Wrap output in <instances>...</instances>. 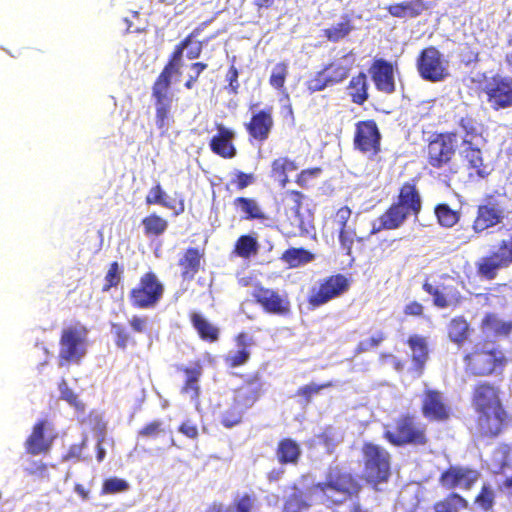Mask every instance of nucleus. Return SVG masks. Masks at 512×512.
Returning <instances> with one entry per match:
<instances>
[{"label":"nucleus","instance_id":"nucleus-1","mask_svg":"<svg viewBox=\"0 0 512 512\" xmlns=\"http://www.w3.org/2000/svg\"><path fill=\"white\" fill-rule=\"evenodd\" d=\"M473 401L479 414L478 427L481 433L493 436L499 434L506 418L499 391L487 383L480 384L475 389Z\"/></svg>","mask_w":512,"mask_h":512},{"label":"nucleus","instance_id":"nucleus-2","mask_svg":"<svg viewBox=\"0 0 512 512\" xmlns=\"http://www.w3.org/2000/svg\"><path fill=\"white\" fill-rule=\"evenodd\" d=\"M181 66H166L153 86L152 97L155 100V123L159 129L167 130L169 115L173 103L172 86L178 84L181 76Z\"/></svg>","mask_w":512,"mask_h":512},{"label":"nucleus","instance_id":"nucleus-3","mask_svg":"<svg viewBox=\"0 0 512 512\" xmlns=\"http://www.w3.org/2000/svg\"><path fill=\"white\" fill-rule=\"evenodd\" d=\"M356 491L357 486L352 477L334 468L329 471L325 481L312 489V496L319 501L326 499L332 503H342Z\"/></svg>","mask_w":512,"mask_h":512},{"label":"nucleus","instance_id":"nucleus-4","mask_svg":"<svg viewBox=\"0 0 512 512\" xmlns=\"http://www.w3.org/2000/svg\"><path fill=\"white\" fill-rule=\"evenodd\" d=\"M88 332L80 324L71 325L63 329L60 339L59 365L66 362L79 363L87 352Z\"/></svg>","mask_w":512,"mask_h":512},{"label":"nucleus","instance_id":"nucleus-5","mask_svg":"<svg viewBox=\"0 0 512 512\" xmlns=\"http://www.w3.org/2000/svg\"><path fill=\"white\" fill-rule=\"evenodd\" d=\"M467 368L475 375L492 373L504 360L503 353L492 342L477 343L465 356Z\"/></svg>","mask_w":512,"mask_h":512},{"label":"nucleus","instance_id":"nucleus-6","mask_svg":"<svg viewBox=\"0 0 512 512\" xmlns=\"http://www.w3.org/2000/svg\"><path fill=\"white\" fill-rule=\"evenodd\" d=\"M164 286L153 273H146L130 292L131 303L138 308H152L162 298Z\"/></svg>","mask_w":512,"mask_h":512},{"label":"nucleus","instance_id":"nucleus-7","mask_svg":"<svg viewBox=\"0 0 512 512\" xmlns=\"http://www.w3.org/2000/svg\"><path fill=\"white\" fill-rule=\"evenodd\" d=\"M462 128L466 131L463 139L462 154L469 167L474 169L476 174L481 177L489 174V166L483 164L480 151V145L483 143L482 137L476 133V128L469 119L462 121Z\"/></svg>","mask_w":512,"mask_h":512},{"label":"nucleus","instance_id":"nucleus-8","mask_svg":"<svg viewBox=\"0 0 512 512\" xmlns=\"http://www.w3.org/2000/svg\"><path fill=\"white\" fill-rule=\"evenodd\" d=\"M365 459V476L371 483L385 481L389 475L388 453L373 444H366L363 448Z\"/></svg>","mask_w":512,"mask_h":512},{"label":"nucleus","instance_id":"nucleus-9","mask_svg":"<svg viewBox=\"0 0 512 512\" xmlns=\"http://www.w3.org/2000/svg\"><path fill=\"white\" fill-rule=\"evenodd\" d=\"M487 102L494 110L512 106V78L494 76L484 86Z\"/></svg>","mask_w":512,"mask_h":512},{"label":"nucleus","instance_id":"nucleus-10","mask_svg":"<svg viewBox=\"0 0 512 512\" xmlns=\"http://www.w3.org/2000/svg\"><path fill=\"white\" fill-rule=\"evenodd\" d=\"M349 288V281L343 275H336L326 279L312 290L309 303L313 307L321 306L331 299L338 297Z\"/></svg>","mask_w":512,"mask_h":512},{"label":"nucleus","instance_id":"nucleus-11","mask_svg":"<svg viewBox=\"0 0 512 512\" xmlns=\"http://www.w3.org/2000/svg\"><path fill=\"white\" fill-rule=\"evenodd\" d=\"M252 295L268 313L285 316L290 312V301L285 294L259 287L253 291Z\"/></svg>","mask_w":512,"mask_h":512},{"label":"nucleus","instance_id":"nucleus-12","mask_svg":"<svg viewBox=\"0 0 512 512\" xmlns=\"http://www.w3.org/2000/svg\"><path fill=\"white\" fill-rule=\"evenodd\" d=\"M508 211L498 202H488L478 208L477 217L473 224L475 232H482L488 228L503 223Z\"/></svg>","mask_w":512,"mask_h":512},{"label":"nucleus","instance_id":"nucleus-13","mask_svg":"<svg viewBox=\"0 0 512 512\" xmlns=\"http://www.w3.org/2000/svg\"><path fill=\"white\" fill-rule=\"evenodd\" d=\"M456 146L455 136L452 134L439 135L428 145L430 164L440 167L447 163L454 154Z\"/></svg>","mask_w":512,"mask_h":512},{"label":"nucleus","instance_id":"nucleus-14","mask_svg":"<svg viewBox=\"0 0 512 512\" xmlns=\"http://www.w3.org/2000/svg\"><path fill=\"white\" fill-rule=\"evenodd\" d=\"M387 439L396 445L405 443L424 444L425 435L423 429L416 425L412 419H402L397 426V431L386 433Z\"/></svg>","mask_w":512,"mask_h":512},{"label":"nucleus","instance_id":"nucleus-15","mask_svg":"<svg viewBox=\"0 0 512 512\" xmlns=\"http://www.w3.org/2000/svg\"><path fill=\"white\" fill-rule=\"evenodd\" d=\"M55 436L54 430L47 421L39 422L33 427L31 435L26 440V449L34 455L47 452Z\"/></svg>","mask_w":512,"mask_h":512},{"label":"nucleus","instance_id":"nucleus-16","mask_svg":"<svg viewBox=\"0 0 512 512\" xmlns=\"http://www.w3.org/2000/svg\"><path fill=\"white\" fill-rule=\"evenodd\" d=\"M479 478L476 470L464 467H452L442 474L441 483L448 489H469Z\"/></svg>","mask_w":512,"mask_h":512},{"label":"nucleus","instance_id":"nucleus-17","mask_svg":"<svg viewBox=\"0 0 512 512\" xmlns=\"http://www.w3.org/2000/svg\"><path fill=\"white\" fill-rule=\"evenodd\" d=\"M379 141L380 134L375 122L365 121L357 125L355 144L361 151L376 153Z\"/></svg>","mask_w":512,"mask_h":512},{"label":"nucleus","instance_id":"nucleus-18","mask_svg":"<svg viewBox=\"0 0 512 512\" xmlns=\"http://www.w3.org/2000/svg\"><path fill=\"white\" fill-rule=\"evenodd\" d=\"M198 35L199 28L195 29L189 37L176 47L168 64H179L198 58L201 52V43L195 39Z\"/></svg>","mask_w":512,"mask_h":512},{"label":"nucleus","instance_id":"nucleus-19","mask_svg":"<svg viewBox=\"0 0 512 512\" xmlns=\"http://www.w3.org/2000/svg\"><path fill=\"white\" fill-rule=\"evenodd\" d=\"M234 132L226 128L223 124H217V134L211 139V150L224 158H232L235 153V147L232 144Z\"/></svg>","mask_w":512,"mask_h":512},{"label":"nucleus","instance_id":"nucleus-20","mask_svg":"<svg viewBox=\"0 0 512 512\" xmlns=\"http://www.w3.org/2000/svg\"><path fill=\"white\" fill-rule=\"evenodd\" d=\"M348 75L346 66H328L319 75L309 81L311 91H320L328 84L337 83L344 80Z\"/></svg>","mask_w":512,"mask_h":512},{"label":"nucleus","instance_id":"nucleus-21","mask_svg":"<svg viewBox=\"0 0 512 512\" xmlns=\"http://www.w3.org/2000/svg\"><path fill=\"white\" fill-rule=\"evenodd\" d=\"M423 413L427 418L443 420L448 417L449 412L442 396L438 392L429 390L423 400Z\"/></svg>","mask_w":512,"mask_h":512},{"label":"nucleus","instance_id":"nucleus-22","mask_svg":"<svg viewBox=\"0 0 512 512\" xmlns=\"http://www.w3.org/2000/svg\"><path fill=\"white\" fill-rule=\"evenodd\" d=\"M396 205L401 206L408 214H418L421 209V199L415 187L409 183L404 184L400 190Z\"/></svg>","mask_w":512,"mask_h":512},{"label":"nucleus","instance_id":"nucleus-23","mask_svg":"<svg viewBox=\"0 0 512 512\" xmlns=\"http://www.w3.org/2000/svg\"><path fill=\"white\" fill-rule=\"evenodd\" d=\"M409 215L401 206L394 204L379 218L380 224L378 227L374 225L373 233L381 229H396L403 224Z\"/></svg>","mask_w":512,"mask_h":512},{"label":"nucleus","instance_id":"nucleus-24","mask_svg":"<svg viewBox=\"0 0 512 512\" xmlns=\"http://www.w3.org/2000/svg\"><path fill=\"white\" fill-rule=\"evenodd\" d=\"M273 126V120L269 113L259 112L254 115L247 128L252 137L260 141L265 140Z\"/></svg>","mask_w":512,"mask_h":512},{"label":"nucleus","instance_id":"nucleus-25","mask_svg":"<svg viewBox=\"0 0 512 512\" xmlns=\"http://www.w3.org/2000/svg\"><path fill=\"white\" fill-rule=\"evenodd\" d=\"M372 75L377 88L385 93H391L395 87L393 66H372Z\"/></svg>","mask_w":512,"mask_h":512},{"label":"nucleus","instance_id":"nucleus-26","mask_svg":"<svg viewBox=\"0 0 512 512\" xmlns=\"http://www.w3.org/2000/svg\"><path fill=\"white\" fill-rule=\"evenodd\" d=\"M301 455V448L292 439H283L279 442L276 456L282 464H296Z\"/></svg>","mask_w":512,"mask_h":512},{"label":"nucleus","instance_id":"nucleus-27","mask_svg":"<svg viewBox=\"0 0 512 512\" xmlns=\"http://www.w3.org/2000/svg\"><path fill=\"white\" fill-rule=\"evenodd\" d=\"M296 164L286 157L275 159L272 163V177L277 180L281 187L288 183V174L297 170Z\"/></svg>","mask_w":512,"mask_h":512},{"label":"nucleus","instance_id":"nucleus-28","mask_svg":"<svg viewBox=\"0 0 512 512\" xmlns=\"http://www.w3.org/2000/svg\"><path fill=\"white\" fill-rule=\"evenodd\" d=\"M500 242L496 251L497 257H499L504 264L512 263V226L509 228L499 229Z\"/></svg>","mask_w":512,"mask_h":512},{"label":"nucleus","instance_id":"nucleus-29","mask_svg":"<svg viewBox=\"0 0 512 512\" xmlns=\"http://www.w3.org/2000/svg\"><path fill=\"white\" fill-rule=\"evenodd\" d=\"M425 9L421 0L404 2L401 4L391 5L388 10L394 17H416Z\"/></svg>","mask_w":512,"mask_h":512},{"label":"nucleus","instance_id":"nucleus-30","mask_svg":"<svg viewBox=\"0 0 512 512\" xmlns=\"http://www.w3.org/2000/svg\"><path fill=\"white\" fill-rule=\"evenodd\" d=\"M282 260L291 268L305 265L314 260V255L303 248H290L282 255Z\"/></svg>","mask_w":512,"mask_h":512},{"label":"nucleus","instance_id":"nucleus-31","mask_svg":"<svg viewBox=\"0 0 512 512\" xmlns=\"http://www.w3.org/2000/svg\"><path fill=\"white\" fill-rule=\"evenodd\" d=\"M251 339L246 334H240L237 338V346L238 349L235 351H230L227 357L228 362L231 366H239L244 364L249 358V352L247 351V347L251 344Z\"/></svg>","mask_w":512,"mask_h":512},{"label":"nucleus","instance_id":"nucleus-32","mask_svg":"<svg viewBox=\"0 0 512 512\" xmlns=\"http://www.w3.org/2000/svg\"><path fill=\"white\" fill-rule=\"evenodd\" d=\"M482 329L487 335H505L512 329V325L495 315H487L482 321Z\"/></svg>","mask_w":512,"mask_h":512},{"label":"nucleus","instance_id":"nucleus-33","mask_svg":"<svg viewBox=\"0 0 512 512\" xmlns=\"http://www.w3.org/2000/svg\"><path fill=\"white\" fill-rule=\"evenodd\" d=\"M301 199L302 195L299 192L292 191L289 193V202L291 203V206L288 213L290 214L291 224L303 232L307 231V229L300 215Z\"/></svg>","mask_w":512,"mask_h":512},{"label":"nucleus","instance_id":"nucleus-34","mask_svg":"<svg viewBox=\"0 0 512 512\" xmlns=\"http://www.w3.org/2000/svg\"><path fill=\"white\" fill-rule=\"evenodd\" d=\"M408 343L412 351L413 361L421 367L428 356L427 342L425 338L414 335L410 337Z\"/></svg>","mask_w":512,"mask_h":512},{"label":"nucleus","instance_id":"nucleus-35","mask_svg":"<svg viewBox=\"0 0 512 512\" xmlns=\"http://www.w3.org/2000/svg\"><path fill=\"white\" fill-rule=\"evenodd\" d=\"M201 255L197 249H189L181 260L183 266V276L193 278L200 267Z\"/></svg>","mask_w":512,"mask_h":512},{"label":"nucleus","instance_id":"nucleus-36","mask_svg":"<svg viewBox=\"0 0 512 512\" xmlns=\"http://www.w3.org/2000/svg\"><path fill=\"white\" fill-rule=\"evenodd\" d=\"M192 322L195 329L203 339L214 341L218 336V329L209 323L200 314L194 313L192 315Z\"/></svg>","mask_w":512,"mask_h":512},{"label":"nucleus","instance_id":"nucleus-37","mask_svg":"<svg viewBox=\"0 0 512 512\" xmlns=\"http://www.w3.org/2000/svg\"><path fill=\"white\" fill-rule=\"evenodd\" d=\"M186 381L182 391L190 396L192 400H195L199 396V385L198 379L201 375L200 367H193L185 370Z\"/></svg>","mask_w":512,"mask_h":512},{"label":"nucleus","instance_id":"nucleus-38","mask_svg":"<svg viewBox=\"0 0 512 512\" xmlns=\"http://www.w3.org/2000/svg\"><path fill=\"white\" fill-rule=\"evenodd\" d=\"M349 94L357 104H362L367 99V83L364 75L360 74L351 80Z\"/></svg>","mask_w":512,"mask_h":512},{"label":"nucleus","instance_id":"nucleus-39","mask_svg":"<svg viewBox=\"0 0 512 512\" xmlns=\"http://www.w3.org/2000/svg\"><path fill=\"white\" fill-rule=\"evenodd\" d=\"M467 505L465 499L457 494H452L445 500L438 502L435 505V512H459Z\"/></svg>","mask_w":512,"mask_h":512},{"label":"nucleus","instance_id":"nucleus-40","mask_svg":"<svg viewBox=\"0 0 512 512\" xmlns=\"http://www.w3.org/2000/svg\"><path fill=\"white\" fill-rule=\"evenodd\" d=\"M448 333L451 341L462 344L467 337L468 323L462 318L453 319L450 322Z\"/></svg>","mask_w":512,"mask_h":512},{"label":"nucleus","instance_id":"nucleus-41","mask_svg":"<svg viewBox=\"0 0 512 512\" xmlns=\"http://www.w3.org/2000/svg\"><path fill=\"white\" fill-rule=\"evenodd\" d=\"M257 250H258L257 239L250 235L241 236L238 239V241L236 243V247H235L236 253L240 257H243V258H248L252 254H256Z\"/></svg>","mask_w":512,"mask_h":512},{"label":"nucleus","instance_id":"nucleus-42","mask_svg":"<svg viewBox=\"0 0 512 512\" xmlns=\"http://www.w3.org/2000/svg\"><path fill=\"white\" fill-rule=\"evenodd\" d=\"M142 224L148 235H161L168 226L167 221L157 215H150L144 218Z\"/></svg>","mask_w":512,"mask_h":512},{"label":"nucleus","instance_id":"nucleus-43","mask_svg":"<svg viewBox=\"0 0 512 512\" xmlns=\"http://www.w3.org/2000/svg\"><path fill=\"white\" fill-rule=\"evenodd\" d=\"M353 27L349 20L340 22L332 26L331 28L324 30V35L331 42H338L341 39L345 38L351 31Z\"/></svg>","mask_w":512,"mask_h":512},{"label":"nucleus","instance_id":"nucleus-44","mask_svg":"<svg viewBox=\"0 0 512 512\" xmlns=\"http://www.w3.org/2000/svg\"><path fill=\"white\" fill-rule=\"evenodd\" d=\"M435 214L439 223L444 227H452L459 220L458 213L446 204L438 205L435 209Z\"/></svg>","mask_w":512,"mask_h":512},{"label":"nucleus","instance_id":"nucleus-45","mask_svg":"<svg viewBox=\"0 0 512 512\" xmlns=\"http://www.w3.org/2000/svg\"><path fill=\"white\" fill-rule=\"evenodd\" d=\"M417 69L423 79L432 82L443 80L448 75L444 66H417Z\"/></svg>","mask_w":512,"mask_h":512},{"label":"nucleus","instance_id":"nucleus-46","mask_svg":"<svg viewBox=\"0 0 512 512\" xmlns=\"http://www.w3.org/2000/svg\"><path fill=\"white\" fill-rule=\"evenodd\" d=\"M146 202L148 204H161L164 207L175 209V207L172 204V201H170L167 194L162 190L160 185H157L150 189L147 197Z\"/></svg>","mask_w":512,"mask_h":512},{"label":"nucleus","instance_id":"nucleus-47","mask_svg":"<svg viewBox=\"0 0 512 512\" xmlns=\"http://www.w3.org/2000/svg\"><path fill=\"white\" fill-rule=\"evenodd\" d=\"M504 266H507V264L502 263L501 259L497 257V254L495 253L492 257L486 258L482 261L479 271L482 275L488 278H493L496 270Z\"/></svg>","mask_w":512,"mask_h":512},{"label":"nucleus","instance_id":"nucleus-48","mask_svg":"<svg viewBox=\"0 0 512 512\" xmlns=\"http://www.w3.org/2000/svg\"><path fill=\"white\" fill-rule=\"evenodd\" d=\"M236 202L241 210L247 214L248 218H264L262 210L255 200L238 198Z\"/></svg>","mask_w":512,"mask_h":512},{"label":"nucleus","instance_id":"nucleus-49","mask_svg":"<svg viewBox=\"0 0 512 512\" xmlns=\"http://www.w3.org/2000/svg\"><path fill=\"white\" fill-rule=\"evenodd\" d=\"M129 489V484L119 478L107 479L103 484V493L112 494L117 492H123Z\"/></svg>","mask_w":512,"mask_h":512},{"label":"nucleus","instance_id":"nucleus-50","mask_svg":"<svg viewBox=\"0 0 512 512\" xmlns=\"http://www.w3.org/2000/svg\"><path fill=\"white\" fill-rule=\"evenodd\" d=\"M60 395L63 400L68 402L71 406L75 407L77 410L83 409V404L78 400L77 395L68 388L65 382H62L59 385Z\"/></svg>","mask_w":512,"mask_h":512},{"label":"nucleus","instance_id":"nucleus-51","mask_svg":"<svg viewBox=\"0 0 512 512\" xmlns=\"http://www.w3.org/2000/svg\"><path fill=\"white\" fill-rule=\"evenodd\" d=\"M441 57L436 48L429 47L421 53L418 64H441Z\"/></svg>","mask_w":512,"mask_h":512},{"label":"nucleus","instance_id":"nucleus-52","mask_svg":"<svg viewBox=\"0 0 512 512\" xmlns=\"http://www.w3.org/2000/svg\"><path fill=\"white\" fill-rule=\"evenodd\" d=\"M121 270L116 262L112 263L106 276L105 281L106 284L104 285V290H108L111 287L117 285L121 279Z\"/></svg>","mask_w":512,"mask_h":512},{"label":"nucleus","instance_id":"nucleus-53","mask_svg":"<svg viewBox=\"0 0 512 512\" xmlns=\"http://www.w3.org/2000/svg\"><path fill=\"white\" fill-rule=\"evenodd\" d=\"M493 500H494L493 490L487 486H483L481 493L476 498V503L484 510H488L492 507Z\"/></svg>","mask_w":512,"mask_h":512},{"label":"nucleus","instance_id":"nucleus-54","mask_svg":"<svg viewBox=\"0 0 512 512\" xmlns=\"http://www.w3.org/2000/svg\"><path fill=\"white\" fill-rule=\"evenodd\" d=\"M255 505V498L252 495L244 494L235 499L237 512H252Z\"/></svg>","mask_w":512,"mask_h":512},{"label":"nucleus","instance_id":"nucleus-55","mask_svg":"<svg viewBox=\"0 0 512 512\" xmlns=\"http://www.w3.org/2000/svg\"><path fill=\"white\" fill-rule=\"evenodd\" d=\"M384 340L383 333L379 332L367 339L362 340L357 348L358 352L368 351L369 349L377 347Z\"/></svg>","mask_w":512,"mask_h":512},{"label":"nucleus","instance_id":"nucleus-56","mask_svg":"<svg viewBox=\"0 0 512 512\" xmlns=\"http://www.w3.org/2000/svg\"><path fill=\"white\" fill-rule=\"evenodd\" d=\"M305 507V502L299 498L295 490L291 498L286 502L284 512H300Z\"/></svg>","mask_w":512,"mask_h":512},{"label":"nucleus","instance_id":"nucleus-57","mask_svg":"<svg viewBox=\"0 0 512 512\" xmlns=\"http://www.w3.org/2000/svg\"><path fill=\"white\" fill-rule=\"evenodd\" d=\"M353 238H354V233L351 230H349L347 228L340 229L339 240H340L342 248L347 252V254H350V252H351V248L353 245Z\"/></svg>","mask_w":512,"mask_h":512},{"label":"nucleus","instance_id":"nucleus-58","mask_svg":"<svg viewBox=\"0 0 512 512\" xmlns=\"http://www.w3.org/2000/svg\"><path fill=\"white\" fill-rule=\"evenodd\" d=\"M242 418V411L238 408H234L231 411H227L222 418V423L226 427H232L240 422Z\"/></svg>","mask_w":512,"mask_h":512},{"label":"nucleus","instance_id":"nucleus-59","mask_svg":"<svg viewBox=\"0 0 512 512\" xmlns=\"http://www.w3.org/2000/svg\"><path fill=\"white\" fill-rule=\"evenodd\" d=\"M286 77V70L284 66L276 67L270 77V83L275 88H281L284 84Z\"/></svg>","mask_w":512,"mask_h":512},{"label":"nucleus","instance_id":"nucleus-60","mask_svg":"<svg viewBox=\"0 0 512 512\" xmlns=\"http://www.w3.org/2000/svg\"><path fill=\"white\" fill-rule=\"evenodd\" d=\"M318 439L319 441L323 442L328 451H330V449L338 441L337 433L332 428L326 429L322 435L318 436Z\"/></svg>","mask_w":512,"mask_h":512},{"label":"nucleus","instance_id":"nucleus-61","mask_svg":"<svg viewBox=\"0 0 512 512\" xmlns=\"http://www.w3.org/2000/svg\"><path fill=\"white\" fill-rule=\"evenodd\" d=\"M332 384L330 382L325 383L323 385H317L315 383H311L305 385L299 389V394L303 395L307 398L311 397L313 394L319 393L322 389L330 387Z\"/></svg>","mask_w":512,"mask_h":512},{"label":"nucleus","instance_id":"nucleus-62","mask_svg":"<svg viewBox=\"0 0 512 512\" xmlns=\"http://www.w3.org/2000/svg\"><path fill=\"white\" fill-rule=\"evenodd\" d=\"M351 216V210L348 207L340 208L334 218L335 224L341 228H346V223Z\"/></svg>","mask_w":512,"mask_h":512},{"label":"nucleus","instance_id":"nucleus-63","mask_svg":"<svg viewBox=\"0 0 512 512\" xmlns=\"http://www.w3.org/2000/svg\"><path fill=\"white\" fill-rule=\"evenodd\" d=\"M131 328L138 333H144L147 331L148 327V318L147 317H138L133 316L130 321Z\"/></svg>","mask_w":512,"mask_h":512},{"label":"nucleus","instance_id":"nucleus-64","mask_svg":"<svg viewBox=\"0 0 512 512\" xmlns=\"http://www.w3.org/2000/svg\"><path fill=\"white\" fill-rule=\"evenodd\" d=\"M113 331L117 337V339H116L117 346L121 347V348H125L128 343V340H129V336H128L127 332L125 331V329L120 325H113Z\"/></svg>","mask_w":512,"mask_h":512}]
</instances>
